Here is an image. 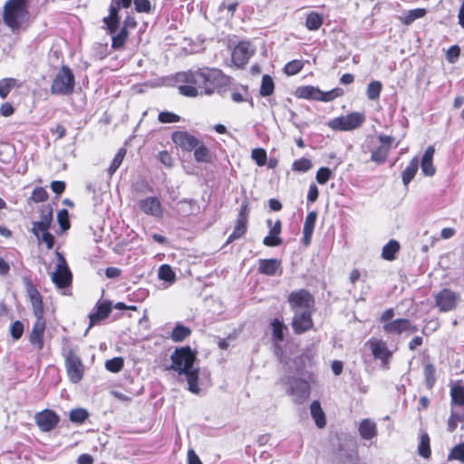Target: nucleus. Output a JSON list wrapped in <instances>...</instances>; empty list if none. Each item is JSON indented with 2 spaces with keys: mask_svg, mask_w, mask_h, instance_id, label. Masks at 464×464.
<instances>
[{
  "mask_svg": "<svg viewBox=\"0 0 464 464\" xmlns=\"http://www.w3.org/2000/svg\"><path fill=\"white\" fill-rule=\"evenodd\" d=\"M179 92L186 97L194 98L211 95L216 91L230 84L231 78L220 69L201 67L188 70L176 74Z\"/></svg>",
  "mask_w": 464,
  "mask_h": 464,
  "instance_id": "obj_1",
  "label": "nucleus"
},
{
  "mask_svg": "<svg viewBox=\"0 0 464 464\" xmlns=\"http://www.w3.org/2000/svg\"><path fill=\"white\" fill-rule=\"evenodd\" d=\"M170 369L179 375L184 374L188 382V390L192 393L198 394L199 368H194L197 360V353L192 351L191 347H178L170 355Z\"/></svg>",
  "mask_w": 464,
  "mask_h": 464,
  "instance_id": "obj_2",
  "label": "nucleus"
},
{
  "mask_svg": "<svg viewBox=\"0 0 464 464\" xmlns=\"http://www.w3.org/2000/svg\"><path fill=\"white\" fill-rule=\"evenodd\" d=\"M27 293L33 308L35 321L28 334V342L32 347L40 352L44 346V334L46 330V320L44 318V307L43 297L38 289L31 283L27 285Z\"/></svg>",
  "mask_w": 464,
  "mask_h": 464,
  "instance_id": "obj_3",
  "label": "nucleus"
},
{
  "mask_svg": "<svg viewBox=\"0 0 464 464\" xmlns=\"http://www.w3.org/2000/svg\"><path fill=\"white\" fill-rule=\"evenodd\" d=\"M29 18L28 5L7 0L3 8V21L12 31H17Z\"/></svg>",
  "mask_w": 464,
  "mask_h": 464,
  "instance_id": "obj_4",
  "label": "nucleus"
},
{
  "mask_svg": "<svg viewBox=\"0 0 464 464\" xmlns=\"http://www.w3.org/2000/svg\"><path fill=\"white\" fill-rule=\"evenodd\" d=\"M342 88H334L331 91L324 92L313 85L299 86L295 91V96L299 99L313 100L317 102H329L343 95Z\"/></svg>",
  "mask_w": 464,
  "mask_h": 464,
  "instance_id": "obj_5",
  "label": "nucleus"
},
{
  "mask_svg": "<svg viewBox=\"0 0 464 464\" xmlns=\"http://www.w3.org/2000/svg\"><path fill=\"white\" fill-rule=\"evenodd\" d=\"M75 78L67 65H63L55 74L50 86V92L55 95H70L73 92Z\"/></svg>",
  "mask_w": 464,
  "mask_h": 464,
  "instance_id": "obj_6",
  "label": "nucleus"
},
{
  "mask_svg": "<svg viewBox=\"0 0 464 464\" xmlns=\"http://www.w3.org/2000/svg\"><path fill=\"white\" fill-rule=\"evenodd\" d=\"M66 374L72 383H79L84 377L85 366L80 355L72 348L63 353Z\"/></svg>",
  "mask_w": 464,
  "mask_h": 464,
  "instance_id": "obj_7",
  "label": "nucleus"
},
{
  "mask_svg": "<svg viewBox=\"0 0 464 464\" xmlns=\"http://www.w3.org/2000/svg\"><path fill=\"white\" fill-rule=\"evenodd\" d=\"M365 121V116L362 112H350L345 116L332 119L327 125L334 130L350 131L359 128Z\"/></svg>",
  "mask_w": 464,
  "mask_h": 464,
  "instance_id": "obj_8",
  "label": "nucleus"
},
{
  "mask_svg": "<svg viewBox=\"0 0 464 464\" xmlns=\"http://www.w3.org/2000/svg\"><path fill=\"white\" fill-rule=\"evenodd\" d=\"M249 203L246 199L242 202L237 218L235 222L233 232L228 236L226 244L228 245L237 239L244 237L248 227Z\"/></svg>",
  "mask_w": 464,
  "mask_h": 464,
  "instance_id": "obj_9",
  "label": "nucleus"
},
{
  "mask_svg": "<svg viewBox=\"0 0 464 464\" xmlns=\"http://www.w3.org/2000/svg\"><path fill=\"white\" fill-rule=\"evenodd\" d=\"M287 302L293 311L297 309L314 311L315 304L314 295L306 289L292 291L287 296Z\"/></svg>",
  "mask_w": 464,
  "mask_h": 464,
  "instance_id": "obj_10",
  "label": "nucleus"
},
{
  "mask_svg": "<svg viewBox=\"0 0 464 464\" xmlns=\"http://www.w3.org/2000/svg\"><path fill=\"white\" fill-rule=\"evenodd\" d=\"M378 140L380 145L372 151L371 160L378 165H382L386 162L390 150L392 148H397L399 142H396L392 136L385 134H380L378 136Z\"/></svg>",
  "mask_w": 464,
  "mask_h": 464,
  "instance_id": "obj_11",
  "label": "nucleus"
},
{
  "mask_svg": "<svg viewBox=\"0 0 464 464\" xmlns=\"http://www.w3.org/2000/svg\"><path fill=\"white\" fill-rule=\"evenodd\" d=\"M58 264L52 275V281L57 288H65L72 283V274L66 263L64 256L57 252Z\"/></svg>",
  "mask_w": 464,
  "mask_h": 464,
  "instance_id": "obj_12",
  "label": "nucleus"
},
{
  "mask_svg": "<svg viewBox=\"0 0 464 464\" xmlns=\"http://www.w3.org/2000/svg\"><path fill=\"white\" fill-rule=\"evenodd\" d=\"M459 294L450 288H442L435 295V305L441 313L453 311L457 308L459 301Z\"/></svg>",
  "mask_w": 464,
  "mask_h": 464,
  "instance_id": "obj_13",
  "label": "nucleus"
},
{
  "mask_svg": "<svg viewBox=\"0 0 464 464\" xmlns=\"http://www.w3.org/2000/svg\"><path fill=\"white\" fill-rule=\"evenodd\" d=\"M255 50L251 48V44L247 41L239 42L232 50L231 60L234 65L243 69L254 55Z\"/></svg>",
  "mask_w": 464,
  "mask_h": 464,
  "instance_id": "obj_14",
  "label": "nucleus"
},
{
  "mask_svg": "<svg viewBox=\"0 0 464 464\" xmlns=\"http://www.w3.org/2000/svg\"><path fill=\"white\" fill-rule=\"evenodd\" d=\"M288 392L294 397V401L295 403L302 404L310 396V384L307 381L302 378H292L289 382Z\"/></svg>",
  "mask_w": 464,
  "mask_h": 464,
  "instance_id": "obj_15",
  "label": "nucleus"
},
{
  "mask_svg": "<svg viewBox=\"0 0 464 464\" xmlns=\"http://www.w3.org/2000/svg\"><path fill=\"white\" fill-rule=\"evenodd\" d=\"M34 420L41 431L49 432L58 426L60 417L54 411L44 409L35 413Z\"/></svg>",
  "mask_w": 464,
  "mask_h": 464,
  "instance_id": "obj_16",
  "label": "nucleus"
},
{
  "mask_svg": "<svg viewBox=\"0 0 464 464\" xmlns=\"http://www.w3.org/2000/svg\"><path fill=\"white\" fill-rule=\"evenodd\" d=\"M171 140L183 152H192V150L199 140L198 138L187 130H175L171 133Z\"/></svg>",
  "mask_w": 464,
  "mask_h": 464,
  "instance_id": "obj_17",
  "label": "nucleus"
},
{
  "mask_svg": "<svg viewBox=\"0 0 464 464\" xmlns=\"http://www.w3.org/2000/svg\"><path fill=\"white\" fill-rule=\"evenodd\" d=\"M313 312L314 311L306 310L295 314L291 325L295 334H302L314 329Z\"/></svg>",
  "mask_w": 464,
  "mask_h": 464,
  "instance_id": "obj_18",
  "label": "nucleus"
},
{
  "mask_svg": "<svg viewBox=\"0 0 464 464\" xmlns=\"http://www.w3.org/2000/svg\"><path fill=\"white\" fill-rule=\"evenodd\" d=\"M383 332L390 334L401 335L404 332L415 333L418 331L417 325L413 324L407 318H397L382 325Z\"/></svg>",
  "mask_w": 464,
  "mask_h": 464,
  "instance_id": "obj_19",
  "label": "nucleus"
},
{
  "mask_svg": "<svg viewBox=\"0 0 464 464\" xmlns=\"http://www.w3.org/2000/svg\"><path fill=\"white\" fill-rule=\"evenodd\" d=\"M139 208L146 215L155 218L163 216L162 204L158 197H148L138 202Z\"/></svg>",
  "mask_w": 464,
  "mask_h": 464,
  "instance_id": "obj_20",
  "label": "nucleus"
},
{
  "mask_svg": "<svg viewBox=\"0 0 464 464\" xmlns=\"http://www.w3.org/2000/svg\"><path fill=\"white\" fill-rule=\"evenodd\" d=\"M257 271L261 275L274 276L282 274V262L277 258H262L258 260Z\"/></svg>",
  "mask_w": 464,
  "mask_h": 464,
  "instance_id": "obj_21",
  "label": "nucleus"
},
{
  "mask_svg": "<svg viewBox=\"0 0 464 464\" xmlns=\"http://www.w3.org/2000/svg\"><path fill=\"white\" fill-rule=\"evenodd\" d=\"M192 151L194 160L198 163L211 164L216 158L214 152L200 139Z\"/></svg>",
  "mask_w": 464,
  "mask_h": 464,
  "instance_id": "obj_22",
  "label": "nucleus"
},
{
  "mask_svg": "<svg viewBox=\"0 0 464 464\" xmlns=\"http://www.w3.org/2000/svg\"><path fill=\"white\" fill-rule=\"evenodd\" d=\"M372 353L375 359H380L384 365H388L392 353L389 351L386 343L381 340L370 341Z\"/></svg>",
  "mask_w": 464,
  "mask_h": 464,
  "instance_id": "obj_23",
  "label": "nucleus"
},
{
  "mask_svg": "<svg viewBox=\"0 0 464 464\" xmlns=\"http://www.w3.org/2000/svg\"><path fill=\"white\" fill-rule=\"evenodd\" d=\"M316 219L317 213L315 211H310L307 213L304 223L302 237V243L304 246H309L311 245Z\"/></svg>",
  "mask_w": 464,
  "mask_h": 464,
  "instance_id": "obj_24",
  "label": "nucleus"
},
{
  "mask_svg": "<svg viewBox=\"0 0 464 464\" xmlns=\"http://www.w3.org/2000/svg\"><path fill=\"white\" fill-rule=\"evenodd\" d=\"M111 312V303L110 301L104 300L102 302H98L96 304V311L89 315L91 325L108 318Z\"/></svg>",
  "mask_w": 464,
  "mask_h": 464,
  "instance_id": "obj_25",
  "label": "nucleus"
},
{
  "mask_svg": "<svg viewBox=\"0 0 464 464\" xmlns=\"http://www.w3.org/2000/svg\"><path fill=\"white\" fill-rule=\"evenodd\" d=\"M435 149L433 146H429L422 156L420 161L421 171L425 176L431 177L436 172V168L433 165V156Z\"/></svg>",
  "mask_w": 464,
  "mask_h": 464,
  "instance_id": "obj_26",
  "label": "nucleus"
},
{
  "mask_svg": "<svg viewBox=\"0 0 464 464\" xmlns=\"http://www.w3.org/2000/svg\"><path fill=\"white\" fill-rule=\"evenodd\" d=\"M120 10L110 6L109 15L102 19V22L106 25V30L109 34H114L117 32L120 24Z\"/></svg>",
  "mask_w": 464,
  "mask_h": 464,
  "instance_id": "obj_27",
  "label": "nucleus"
},
{
  "mask_svg": "<svg viewBox=\"0 0 464 464\" xmlns=\"http://www.w3.org/2000/svg\"><path fill=\"white\" fill-rule=\"evenodd\" d=\"M310 413L317 428L323 429L325 427L326 417L319 401H312L310 404Z\"/></svg>",
  "mask_w": 464,
  "mask_h": 464,
  "instance_id": "obj_28",
  "label": "nucleus"
},
{
  "mask_svg": "<svg viewBox=\"0 0 464 464\" xmlns=\"http://www.w3.org/2000/svg\"><path fill=\"white\" fill-rule=\"evenodd\" d=\"M358 430L364 440H372L377 435L376 423L370 419H363L359 424Z\"/></svg>",
  "mask_w": 464,
  "mask_h": 464,
  "instance_id": "obj_29",
  "label": "nucleus"
},
{
  "mask_svg": "<svg viewBox=\"0 0 464 464\" xmlns=\"http://www.w3.org/2000/svg\"><path fill=\"white\" fill-rule=\"evenodd\" d=\"M419 169V159L414 157L411 160L408 166L401 172L402 183L405 187H408L410 182L414 179Z\"/></svg>",
  "mask_w": 464,
  "mask_h": 464,
  "instance_id": "obj_30",
  "label": "nucleus"
},
{
  "mask_svg": "<svg viewBox=\"0 0 464 464\" xmlns=\"http://www.w3.org/2000/svg\"><path fill=\"white\" fill-rule=\"evenodd\" d=\"M400 243L395 239H391L382 249V257L387 261H393L397 253L400 251Z\"/></svg>",
  "mask_w": 464,
  "mask_h": 464,
  "instance_id": "obj_31",
  "label": "nucleus"
},
{
  "mask_svg": "<svg viewBox=\"0 0 464 464\" xmlns=\"http://www.w3.org/2000/svg\"><path fill=\"white\" fill-rule=\"evenodd\" d=\"M129 34V30L124 27H121L118 33L110 34L111 36V48L113 50H122L128 41Z\"/></svg>",
  "mask_w": 464,
  "mask_h": 464,
  "instance_id": "obj_32",
  "label": "nucleus"
},
{
  "mask_svg": "<svg viewBox=\"0 0 464 464\" xmlns=\"http://www.w3.org/2000/svg\"><path fill=\"white\" fill-rule=\"evenodd\" d=\"M272 338L276 343H281L285 338V332L287 331V326L283 324L278 318H274L271 323Z\"/></svg>",
  "mask_w": 464,
  "mask_h": 464,
  "instance_id": "obj_33",
  "label": "nucleus"
},
{
  "mask_svg": "<svg viewBox=\"0 0 464 464\" xmlns=\"http://www.w3.org/2000/svg\"><path fill=\"white\" fill-rule=\"evenodd\" d=\"M192 331L182 324H177L170 333V338L175 343L183 342L190 336Z\"/></svg>",
  "mask_w": 464,
  "mask_h": 464,
  "instance_id": "obj_34",
  "label": "nucleus"
},
{
  "mask_svg": "<svg viewBox=\"0 0 464 464\" xmlns=\"http://www.w3.org/2000/svg\"><path fill=\"white\" fill-rule=\"evenodd\" d=\"M21 87V83L12 77L3 78L0 80V97L5 99L11 91L14 88Z\"/></svg>",
  "mask_w": 464,
  "mask_h": 464,
  "instance_id": "obj_35",
  "label": "nucleus"
},
{
  "mask_svg": "<svg viewBox=\"0 0 464 464\" xmlns=\"http://www.w3.org/2000/svg\"><path fill=\"white\" fill-rule=\"evenodd\" d=\"M324 24V17L321 14L312 11L307 14L304 25L309 31L318 30Z\"/></svg>",
  "mask_w": 464,
  "mask_h": 464,
  "instance_id": "obj_36",
  "label": "nucleus"
},
{
  "mask_svg": "<svg viewBox=\"0 0 464 464\" xmlns=\"http://www.w3.org/2000/svg\"><path fill=\"white\" fill-rule=\"evenodd\" d=\"M430 442V440L429 434L426 432L422 433L418 445V453L424 459H430L431 456Z\"/></svg>",
  "mask_w": 464,
  "mask_h": 464,
  "instance_id": "obj_37",
  "label": "nucleus"
},
{
  "mask_svg": "<svg viewBox=\"0 0 464 464\" xmlns=\"http://www.w3.org/2000/svg\"><path fill=\"white\" fill-rule=\"evenodd\" d=\"M275 91V82L272 77L268 74H265L262 76L261 86L259 90V93L262 97H267L274 93Z\"/></svg>",
  "mask_w": 464,
  "mask_h": 464,
  "instance_id": "obj_38",
  "label": "nucleus"
},
{
  "mask_svg": "<svg viewBox=\"0 0 464 464\" xmlns=\"http://www.w3.org/2000/svg\"><path fill=\"white\" fill-rule=\"evenodd\" d=\"M424 377H425V385L428 390H432L436 383V369L432 363H426L424 365Z\"/></svg>",
  "mask_w": 464,
  "mask_h": 464,
  "instance_id": "obj_39",
  "label": "nucleus"
},
{
  "mask_svg": "<svg viewBox=\"0 0 464 464\" xmlns=\"http://www.w3.org/2000/svg\"><path fill=\"white\" fill-rule=\"evenodd\" d=\"M126 150L124 148H121L117 153L115 154L113 160H111L107 171L110 176H112L117 169L121 165L123 159L126 155Z\"/></svg>",
  "mask_w": 464,
  "mask_h": 464,
  "instance_id": "obj_40",
  "label": "nucleus"
},
{
  "mask_svg": "<svg viewBox=\"0 0 464 464\" xmlns=\"http://www.w3.org/2000/svg\"><path fill=\"white\" fill-rule=\"evenodd\" d=\"M89 417V412L82 408L73 409L69 413V420L76 424H82Z\"/></svg>",
  "mask_w": 464,
  "mask_h": 464,
  "instance_id": "obj_41",
  "label": "nucleus"
},
{
  "mask_svg": "<svg viewBox=\"0 0 464 464\" xmlns=\"http://www.w3.org/2000/svg\"><path fill=\"white\" fill-rule=\"evenodd\" d=\"M451 403L464 406V386L455 385L450 389Z\"/></svg>",
  "mask_w": 464,
  "mask_h": 464,
  "instance_id": "obj_42",
  "label": "nucleus"
},
{
  "mask_svg": "<svg viewBox=\"0 0 464 464\" xmlns=\"http://www.w3.org/2000/svg\"><path fill=\"white\" fill-rule=\"evenodd\" d=\"M382 90V84L379 81L371 82L366 89V94L369 100H378Z\"/></svg>",
  "mask_w": 464,
  "mask_h": 464,
  "instance_id": "obj_43",
  "label": "nucleus"
},
{
  "mask_svg": "<svg viewBox=\"0 0 464 464\" xmlns=\"http://www.w3.org/2000/svg\"><path fill=\"white\" fill-rule=\"evenodd\" d=\"M304 65V63L302 60H292L285 65L284 72L289 76L295 75L303 70Z\"/></svg>",
  "mask_w": 464,
  "mask_h": 464,
  "instance_id": "obj_44",
  "label": "nucleus"
},
{
  "mask_svg": "<svg viewBox=\"0 0 464 464\" xmlns=\"http://www.w3.org/2000/svg\"><path fill=\"white\" fill-rule=\"evenodd\" d=\"M427 11L424 8H416L410 10L408 14L401 18L402 24L408 25L413 23L416 19L425 16Z\"/></svg>",
  "mask_w": 464,
  "mask_h": 464,
  "instance_id": "obj_45",
  "label": "nucleus"
},
{
  "mask_svg": "<svg viewBox=\"0 0 464 464\" xmlns=\"http://www.w3.org/2000/svg\"><path fill=\"white\" fill-rule=\"evenodd\" d=\"M313 167V163L309 159L300 158L292 163V170L295 172H306Z\"/></svg>",
  "mask_w": 464,
  "mask_h": 464,
  "instance_id": "obj_46",
  "label": "nucleus"
},
{
  "mask_svg": "<svg viewBox=\"0 0 464 464\" xmlns=\"http://www.w3.org/2000/svg\"><path fill=\"white\" fill-rule=\"evenodd\" d=\"M159 277L169 283H173L176 280V274L169 265H161L159 268Z\"/></svg>",
  "mask_w": 464,
  "mask_h": 464,
  "instance_id": "obj_47",
  "label": "nucleus"
},
{
  "mask_svg": "<svg viewBox=\"0 0 464 464\" xmlns=\"http://www.w3.org/2000/svg\"><path fill=\"white\" fill-rule=\"evenodd\" d=\"M124 366V360L122 357H114L105 362V368L111 372H119Z\"/></svg>",
  "mask_w": 464,
  "mask_h": 464,
  "instance_id": "obj_48",
  "label": "nucleus"
},
{
  "mask_svg": "<svg viewBox=\"0 0 464 464\" xmlns=\"http://www.w3.org/2000/svg\"><path fill=\"white\" fill-rule=\"evenodd\" d=\"M49 195L46 189L43 187H36L33 189L30 200H32L34 203H40L44 202L48 199Z\"/></svg>",
  "mask_w": 464,
  "mask_h": 464,
  "instance_id": "obj_49",
  "label": "nucleus"
},
{
  "mask_svg": "<svg viewBox=\"0 0 464 464\" xmlns=\"http://www.w3.org/2000/svg\"><path fill=\"white\" fill-rule=\"evenodd\" d=\"M251 158L253 159V160H255V162L259 167H262L266 162V159H267L266 150L262 148L254 149L251 151Z\"/></svg>",
  "mask_w": 464,
  "mask_h": 464,
  "instance_id": "obj_50",
  "label": "nucleus"
},
{
  "mask_svg": "<svg viewBox=\"0 0 464 464\" xmlns=\"http://www.w3.org/2000/svg\"><path fill=\"white\" fill-rule=\"evenodd\" d=\"M57 222L62 229V231H66L71 227V223L69 219L68 210L63 208L57 213Z\"/></svg>",
  "mask_w": 464,
  "mask_h": 464,
  "instance_id": "obj_51",
  "label": "nucleus"
},
{
  "mask_svg": "<svg viewBox=\"0 0 464 464\" xmlns=\"http://www.w3.org/2000/svg\"><path fill=\"white\" fill-rule=\"evenodd\" d=\"M333 177V171L327 167H321L315 175V179L320 185H324Z\"/></svg>",
  "mask_w": 464,
  "mask_h": 464,
  "instance_id": "obj_52",
  "label": "nucleus"
},
{
  "mask_svg": "<svg viewBox=\"0 0 464 464\" xmlns=\"http://www.w3.org/2000/svg\"><path fill=\"white\" fill-rule=\"evenodd\" d=\"M158 120L161 123H176L180 121V116L168 111H160Z\"/></svg>",
  "mask_w": 464,
  "mask_h": 464,
  "instance_id": "obj_53",
  "label": "nucleus"
},
{
  "mask_svg": "<svg viewBox=\"0 0 464 464\" xmlns=\"http://www.w3.org/2000/svg\"><path fill=\"white\" fill-rule=\"evenodd\" d=\"M24 331V325L19 320L14 321L10 325V334L14 341L19 340L23 336Z\"/></svg>",
  "mask_w": 464,
  "mask_h": 464,
  "instance_id": "obj_54",
  "label": "nucleus"
},
{
  "mask_svg": "<svg viewBox=\"0 0 464 464\" xmlns=\"http://www.w3.org/2000/svg\"><path fill=\"white\" fill-rule=\"evenodd\" d=\"M53 219V208L50 206L44 207L40 210V222L46 224L51 227Z\"/></svg>",
  "mask_w": 464,
  "mask_h": 464,
  "instance_id": "obj_55",
  "label": "nucleus"
},
{
  "mask_svg": "<svg viewBox=\"0 0 464 464\" xmlns=\"http://www.w3.org/2000/svg\"><path fill=\"white\" fill-rule=\"evenodd\" d=\"M449 459H457L464 463V443L453 447L449 455Z\"/></svg>",
  "mask_w": 464,
  "mask_h": 464,
  "instance_id": "obj_56",
  "label": "nucleus"
},
{
  "mask_svg": "<svg viewBox=\"0 0 464 464\" xmlns=\"http://www.w3.org/2000/svg\"><path fill=\"white\" fill-rule=\"evenodd\" d=\"M158 160L165 167L171 169L174 166V160L168 150H161L158 154Z\"/></svg>",
  "mask_w": 464,
  "mask_h": 464,
  "instance_id": "obj_57",
  "label": "nucleus"
},
{
  "mask_svg": "<svg viewBox=\"0 0 464 464\" xmlns=\"http://www.w3.org/2000/svg\"><path fill=\"white\" fill-rule=\"evenodd\" d=\"M135 5V10L138 13L150 14L152 11L151 4L150 0H133Z\"/></svg>",
  "mask_w": 464,
  "mask_h": 464,
  "instance_id": "obj_58",
  "label": "nucleus"
},
{
  "mask_svg": "<svg viewBox=\"0 0 464 464\" xmlns=\"http://www.w3.org/2000/svg\"><path fill=\"white\" fill-rule=\"evenodd\" d=\"M263 244L270 247L278 246L282 244V238L276 234L269 233L268 236L264 237Z\"/></svg>",
  "mask_w": 464,
  "mask_h": 464,
  "instance_id": "obj_59",
  "label": "nucleus"
},
{
  "mask_svg": "<svg viewBox=\"0 0 464 464\" xmlns=\"http://www.w3.org/2000/svg\"><path fill=\"white\" fill-rule=\"evenodd\" d=\"M50 227H48L46 224L41 223L40 221H34L32 224V233L40 239L39 233H46L48 232Z\"/></svg>",
  "mask_w": 464,
  "mask_h": 464,
  "instance_id": "obj_60",
  "label": "nucleus"
},
{
  "mask_svg": "<svg viewBox=\"0 0 464 464\" xmlns=\"http://www.w3.org/2000/svg\"><path fill=\"white\" fill-rule=\"evenodd\" d=\"M460 54V48L459 45H452L447 52V59L450 63H454Z\"/></svg>",
  "mask_w": 464,
  "mask_h": 464,
  "instance_id": "obj_61",
  "label": "nucleus"
},
{
  "mask_svg": "<svg viewBox=\"0 0 464 464\" xmlns=\"http://www.w3.org/2000/svg\"><path fill=\"white\" fill-rule=\"evenodd\" d=\"M238 2H232V3H227L226 1H223L219 6V10H227L231 16H233L237 9Z\"/></svg>",
  "mask_w": 464,
  "mask_h": 464,
  "instance_id": "obj_62",
  "label": "nucleus"
},
{
  "mask_svg": "<svg viewBox=\"0 0 464 464\" xmlns=\"http://www.w3.org/2000/svg\"><path fill=\"white\" fill-rule=\"evenodd\" d=\"M394 309L393 308H388L385 311L382 312V314L379 317L380 323L383 324L390 323L392 321V319L394 317Z\"/></svg>",
  "mask_w": 464,
  "mask_h": 464,
  "instance_id": "obj_63",
  "label": "nucleus"
},
{
  "mask_svg": "<svg viewBox=\"0 0 464 464\" xmlns=\"http://www.w3.org/2000/svg\"><path fill=\"white\" fill-rule=\"evenodd\" d=\"M41 241H43L47 249H52L54 246L55 239L53 234H51L49 231L46 233H43L41 237Z\"/></svg>",
  "mask_w": 464,
  "mask_h": 464,
  "instance_id": "obj_64",
  "label": "nucleus"
}]
</instances>
